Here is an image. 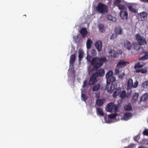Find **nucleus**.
I'll return each mask as SVG.
<instances>
[{
    "mask_svg": "<svg viewBox=\"0 0 148 148\" xmlns=\"http://www.w3.org/2000/svg\"><path fill=\"white\" fill-rule=\"evenodd\" d=\"M91 56L88 55L86 59L88 61L91 62V64L94 66L95 69H98L103 66L104 63L107 62L106 57L104 56L93 58L91 60Z\"/></svg>",
    "mask_w": 148,
    "mask_h": 148,
    "instance_id": "nucleus-1",
    "label": "nucleus"
},
{
    "mask_svg": "<svg viewBox=\"0 0 148 148\" xmlns=\"http://www.w3.org/2000/svg\"><path fill=\"white\" fill-rule=\"evenodd\" d=\"M106 77L107 78V84L106 86V88L108 92L110 93H112L113 92L114 90L116 89L115 88V86L113 84H111L110 82L112 83L114 81L115 79L114 78H112V75H106Z\"/></svg>",
    "mask_w": 148,
    "mask_h": 148,
    "instance_id": "nucleus-2",
    "label": "nucleus"
},
{
    "mask_svg": "<svg viewBox=\"0 0 148 148\" xmlns=\"http://www.w3.org/2000/svg\"><path fill=\"white\" fill-rule=\"evenodd\" d=\"M96 10L99 13L103 14L108 12V9L106 5L101 3H99L96 8Z\"/></svg>",
    "mask_w": 148,
    "mask_h": 148,
    "instance_id": "nucleus-3",
    "label": "nucleus"
},
{
    "mask_svg": "<svg viewBox=\"0 0 148 148\" xmlns=\"http://www.w3.org/2000/svg\"><path fill=\"white\" fill-rule=\"evenodd\" d=\"M135 38L137 43L140 45H141L147 44L146 41L144 37L141 36L139 34H136L135 35Z\"/></svg>",
    "mask_w": 148,
    "mask_h": 148,
    "instance_id": "nucleus-4",
    "label": "nucleus"
},
{
    "mask_svg": "<svg viewBox=\"0 0 148 148\" xmlns=\"http://www.w3.org/2000/svg\"><path fill=\"white\" fill-rule=\"evenodd\" d=\"M92 75L90 77L89 83L91 85H92L97 82V78L98 76L101 77L104 75Z\"/></svg>",
    "mask_w": 148,
    "mask_h": 148,
    "instance_id": "nucleus-5",
    "label": "nucleus"
},
{
    "mask_svg": "<svg viewBox=\"0 0 148 148\" xmlns=\"http://www.w3.org/2000/svg\"><path fill=\"white\" fill-rule=\"evenodd\" d=\"M95 45L96 49L99 51L100 52L102 50V43L101 41L98 40L96 41Z\"/></svg>",
    "mask_w": 148,
    "mask_h": 148,
    "instance_id": "nucleus-6",
    "label": "nucleus"
},
{
    "mask_svg": "<svg viewBox=\"0 0 148 148\" xmlns=\"http://www.w3.org/2000/svg\"><path fill=\"white\" fill-rule=\"evenodd\" d=\"M120 16L122 19L127 20L128 18V13L127 11H121L119 14Z\"/></svg>",
    "mask_w": 148,
    "mask_h": 148,
    "instance_id": "nucleus-7",
    "label": "nucleus"
},
{
    "mask_svg": "<svg viewBox=\"0 0 148 148\" xmlns=\"http://www.w3.org/2000/svg\"><path fill=\"white\" fill-rule=\"evenodd\" d=\"M132 44L128 40H127L124 43V46L127 50H130L132 47Z\"/></svg>",
    "mask_w": 148,
    "mask_h": 148,
    "instance_id": "nucleus-8",
    "label": "nucleus"
},
{
    "mask_svg": "<svg viewBox=\"0 0 148 148\" xmlns=\"http://www.w3.org/2000/svg\"><path fill=\"white\" fill-rule=\"evenodd\" d=\"M106 110L110 112H112L113 110V103H110L108 104L106 108Z\"/></svg>",
    "mask_w": 148,
    "mask_h": 148,
    "instance_id": "nucleus-9",
    "label": "nucleus"
},
{
    "mask_svg": "<svg viewBox=\"0 0 148 148\" xmlns=\"http://www.w3.org/2000/svg\"><path fill=\"white\" fill-rule=\"evenodd\" d=\"M148 99V94L146 93L143 94L141 97L140 102H146Z\"/></svg>",
    "mask_w": 148,
    "mask_h": 148,
    "instance_id": "nucleus-10",
    "label": "nucleus"
},
{
    "mask_svg": "<svg viewBox=\"0 0 148 148\" xmlns=\"http://www.w3.org/2000/svg\"><path fill=\"white\" fill-rule=\"evenodd\" d=\"M132 116V114L130 112L126 113L124 114L123 119L125 121L128 120L131 118Z\"/></svg>",
    "mask_w": 148,
    "mask_h": 148,
    "instance_id": "nucleus-11",
    "label": "nucleus"
},
{
    "mask_svg": "<svg viewBox=\"0 0 148 148\" xmlns=\"http://www.w3.org/2000/svg\"><path fill=\"white\" fill-rule=\"evenodd\" d=\"M129 63L128 62H124V60L120 61L117 64L118 67L122 68L123 66H125L127 65V64H128Z\"/></svg>",
    "mask_w": 148,
    "mask_h": 148,
    "instance_id": "nucleus-12",
    "label": "nucleus"
},
{
    "mask_svg": "<svg viewBox=\"0 0 148 148\" xmlns=\"http://www.w3.org/2000/svg\"><path fill=\"white\" fill-rule=\"evenodd\" d=\"M106 17L107 20L114 22L116 21V18L111 14H108L106 15Z\"/></svg>",
    "mask_w": 148,
    "mask_h": 148,
    "instance_id": "nucleus-13",
    "label": "nucleus"
},
{
    "mask_svg": "<svg viewBox=\"0 0 148 148\" xmlns=\"http://www.w3.org/2000/svg\"><path fill=\"white\" fill-rule=\"evenodd\" d=\"M76 59V56L75 54H73L71 56L70 60V65H73V63L75 62Z\"/></svg>",
    "mask_w": 148,
    "mask_h": 148,
    "instance_id": "nucleus-14",
    "label": "nucleus"
},
{
    "mask_svg": "<svg viewBox=\"0 0 148 148\" xmlns=\"http://www.w3.org/2000/svg\"><path fill=\"white\" fill-rule=\"evenodd\" d=\"M121 91V88H118L115 89V90L114 91L113 96L114 97H116L120 93Z\"/></svg>",
    "mask_w": 148,
    "mask_h": 148,
    "instance_id": "nucleus-15",
    "label": "nucleus"
},
{
    "mask_svg": "<svg viewBox=\"0 0 148 148\" xmlns=\"http://www.w3.org/2000/svg\"><path fill=\"white\" fill-rule=\"evenodd\" d=\"M80 33L83 38H84L87 34V31L85 28H82L80 30Z\"/></svg>",
    "mask_w": 148,
    "mask_h": 148,
    "instance_id": "nucleus-16",
    "label": "nucleus"
},
{
    "mask_svg": "<svg viewBox=\"0 0 148 148\" xmlns=\"http://www.w3.org/2000/svg\"><path fill=\"white\" fill-rule=\"evenodd\" d=\"M140 16L141 20L142 21L146 20L147 18V14L145 12L141 13Z\"/></svg>",
    "mask_w": 148,
    "mask_h": 148,
    "instance_id": "nucleus-17",
    "label": "nucleus"
},
{
    "mask_svg": "<svg viewBox=\"0 0 148 148\" xmlns=\"http://www.w3.org/2000/svg\"><path fill=\"white\" fill-rule=\"evenodd\" d=\"M70 66L68 70V72L69 74H75V71L74 69L73 65H70Z\"/></svg>",
    "mask_w": 148,
    "mask_h": 148,
    "instance_id": "nucleus-18",
    "label": "nucleus"
},
{
    "mask_svg": "<svg viewBox=\"0 0 148 148\" xmlns=\"http://www.w3.org/2000/svg\"><path fill=\"white\" fill-rule=\"evenodd\" d=\"M96 110L97 114H98L100 116H104V114L103 112L102 108H96Z\"/></svg>",
    "mask_w": 148,
    "mask_h": 148,
    "instance_id": "nucleus-19",
    "label": "nucleus"
},
{
    "mask_svg": "<svg viewBox=\"0 0 148 148\" xmlns=\"http://www.w3.org/2000/svg\"><path fill=\"white\" fill-rule=\"evenodd\" d=\"M139 96V94L138 93H135L133 95L132 98V101H134L133 103L136 102L138 100V99Z\"/></svg>",
    "mask_w": 148,
    "mask_h": 148,
    "instance_id": "nucleus-20",
    "label": "nucleus"
},
{
    "mask_svg": "<svg viewBox=\"0 0 148 148\" xmlns=\"http://www.w3.org/2000/svg\"><path fill=\"white\" fill-rule=\"evenodd\" d=\"M93 43L92 41L90 39H88L86 42V47L88 49H89L91 47L92 44Z\"/></svg>",
    "mask_w": 148,
    "mask_h": 148,
    "instance_id": "nucleus-21",
    "label": "nucleus"
},
{
    "mask_svg": "<svg viewBox=\"0 0 148 148\" xmlns=\"http://www.w3.org/2000/svg\"><path fill=\"white\" fill-rule=\"evenodd\" d=\"M98 27L99 28V31L102 32L103 33L105 31V29L104 28V25L101 23L98 24Z\"/></svg>",
    "mask_w": 148,
    "mask_h": 148,
    "instance_id": "nucleus-22",
    "label": "nucleus"
},
{
    "mask_svg": "<svg viewBox=\"0 0 148 148\" xmlns=\"http://www.w3.org/2000/svg\"><path fill=\"white\" fill-rule=\"evenodd\" d=\"M84 52L82 50H79L78 58L79 61H81L83 57Z\"/></svg>",
    "mask_w": 148,
    "mask_h": 148,
    "instance_id": "nucleus-23",
    "label": "nucleus"
},
{
    "mask_svg": "<svg viewBox=\"0 0 148 148\" xmlns=\"http://www.w3.org/2000/svg\"><path fill=\"white\" fill-rule=\"evenodd\" d=\"M103 100V99H97L96 101V104L98 106L102 105L104 103Z\"/></svg>",
    "mask_w": 148,
    "mask_h": 148,
    "instance_id": "nucleus-24",
    "label": "nucleus"
},
{
    "mask_svg": "<svg viewBox=\"0 0 148 148\" xmlns=\"http://www.w3.org/2000/svg\"><path fill=\"white\" fill-rule=\"evenodd\" d=\"M115 32L116 35H121L122 34V29L120 27L116 28L115 29Z\"/></svg>",
    "mask_w": 148,
    "mask_h": 148,
    "instance_id": "nucleus-25",
    "label": "nucleus"
},
{
    "mask_svg": "<svg viewBox=\"0 0 148 148\" xmlns=\"http://www.w3.org/2000/svg\"><path fill=\"white\" fill-rule=\"evenodd\" d=\"M147 70V69L144 68L136 70V73H146Z\"/></svg>",
    "mask_w": 148,
    "mask_h": 148,
    "instance_id": "nucleus-26",
    "label": "nucleus"
},
{
    "mask_svg": "<svg viewBox=\"0 0 148 148\" xmlns=\"http://www.w3.org/2000/svg\"><path fill=\"white\" fill-rule=\"evenodd\" d=\"M124 108L125 111H130L132 109L131 106L130 104L125 105L124 106Z\"/></svg>",
    "mask_w": 148,
    "mask_h": 148,
    "instance_id": "nucleus-27",
    "label": "nucleus"
},
{
    "mask_svg": "<svg viewBox=\"0 0 148 148\" xmlns=\"http://www.w3.org/2000/svg\"><path fill=\"white\" fill-rule=\"evenodd\" d=\"M120 96L122 99H124L126 97V92L125 90H123L121 92Z\"/></svg>",
    "mask_w": 148,
    "mask_h": 148,
    "instance_id": "nucleus-28",
    "label": "nucleus"
},
{
    "mask_svg": "<svg viewBox=\"0 0 148 148\" xmlns=\"http://www.w3.org/2000/svg\"><path fill=\"white\" fill-rule=\"evenodd\" d=\"M100 87V85L98 84L93 86L92 88V90L94 91H97L99 88Z\"/></svg>",
    "mask_w": 148,
    "mask_h": 148,
    "instance_id": "nucleus-29",
    "label": "nucleus"
},
{
    "mask_svg": "<svg viewBox=\"0 0 148 148\" xmlns=\"http://www.w3.org/2000/svg\"><path fill=\"white\" fill-rule=\"evenodd\" d=\"M92 74H105V71L103 69H100L98 70L96 73Z\"/></svg>",
    "mask_w": 148,
    "mask_h": 148,
    "instance_id": "nucleus-30",
    "label": "nucleus"
},
{
    "mask_svg": "<svg viewBox=\"0 0 148 148\" xmlns=\"http://www.w3.org/2000/svg\"><path fill=\"white\" fill-rule=\"evenodd\" d=\"M128 86L130 88H132L133 85V80L132 79H130L128 82Z\"/></svg>",
    "mask_w": 148,
    "mask_h": 148,
    "instance_id": "nucleus-31",
    "label": "nucleus"
},
{
    "mask_svg": "<svg viewBox=\"0 0 148 148\" xmlns=\"http://www.w3.org/2000/svg\"><path fill=\"white\" fill-rule=\"evenodd\" d=\"M141 47L140 45L139 44H134V49L137 51H138L140 49Z\"/></svg>",
    "mask_w": 148,
    "mask_h": 148,
    "instance_id": "nucleus-32",
    "label": "nucleus"
},
{
    "mask_svg": "<svg viewBox=\"0 0 148 148\" xmlns=\"http://www.w3.org/2000/svg\"><path fill=\"white\" fill-rule=\"evenodd\" d=\"M148 59V54H146L139 58V60H144Z\"/></svg>",
    "mask_w": 148,
    "mask_h": 148,
    "instance_id": "nucleus-33",
    "label": "nucleus"
},
{
    "mask_svg": "<svg viewBox=\"0 0 148 148\" xmlns=\"http://www.w3.org/2000/svg\"><path fill=\"white\" fill-rule=\"evenodd\" d=\"M143 65L141 64L140 62L137 63L135 64L134 66V68L135 69H139L142 67Z\"/></svg>",
    "mask_w": 148,
    "mask_h": 148,
    "instance_id": "nucleus-34",
    "label": "nucleus"
},
{
    "mask_svg": "<svg viewBox=\"0 0 148 148\" xmlns=\"http://www.w3.org/2000/svg\"><path fill=\"white\" fill-rule=\"evenodd\" d=\"M117 115V114L116 113L111 114L108 115V117L109 118L111 119H114L116 117Z\"/></svg>",
    "mask_w": 148,
    "mask_h": 148,
    "instance_id": "nucleus-35",
    "label": "nucleus"
},
{
    "mask_svg": "<svg viewBox=\"0 0 148 148\" xmlns=\"http://www.w3.org/2000/svg\"><path fill=\"white\" fill-rule=\"evenodd\" d=\"M142 86L144 88H148V81H145L143 83Z\"/></svg>",
    "mask_w": 148,
    "mask_h": 148,
    "instance_id": "nucleus-36",
    "label": "nucleus"
},
{
    "mask_svg": "<svg viewBox=\"0 0 148 148\" xmlns=\"http://www.w3.org/2000/svg\"><path fill=\"white\" fill-rule=\"evenodd\" d=\"M128 8L130 11L134 13L136 12V10L135 9L133 8L132 6L131 5H129L128 7Z\"/></svg>",
    "mask_w": 148,
    "mask_h": 148,
    "instance_id": "nucleus-37",
    "label": "nucleus"
},
{
    "mask_svg": "<svg viewBox=\"0 0 148 148\" xmlns=\"http://www.w3.org/2000/svg\"><path fill=\"white\" fill-rule=\"evenodd\" d=\"M111 54V56L113 58H115L116 57V55L115 54L116 52L114 50H111L109 52Z\"/></svg>",
    "mask_w": 148,
    "mask_h": 148,
    "instance_id": "nucleus-38",
    "label": "nucleus"
},
{
    "mask_svg": "<svg viewBox=\"0 0 148 148\" xmlns=\"http://www.w3.org/2000/svg\"><path fill=\"white\" fill-rule=\"evenodd\" d=\"M119 107V106L118 105H115L113 103V110H115V112H116Z\"/></svg>",
    "mask_w": 148,
    "mask_h": 148,
    "instance_id": "nucleus-39",
    "label": "nucleus"
},
{
    "mask_svg": "<svg viewBox=\"0 0 148 148\" xmlns=\"http://www.w3.org/2000/svg\"><path fill=\"white\" fill-rule=\"evenodd\" d=\"M122 0H115L114 1V4L117 6L121 3Z\"/></svg>",
    "mask_w": 148,
    "mask_h": 148,
    "instance_id": "nucleus-40",
    "label": "nucleus"
},
{
    "mask_svg": "<svg viewBox=\"0 0 148 148\" xmlns=\"http://www.w3.org/2000/svg\"><path fill=\"white\" fill-rule=\"evenodd\" d=\"M91 53L92 56H95L97 54V51L95 49H92L91 51Z\"/></svg>",
    "mask_w": 148,
    "mask_h": 148,
    "instance_id": "nucleus-41",
    "label": "nucleus"
},
{
    "mask_svg": "<svg viewBox=\"0 0 148 148\" xmlns=\"http://www.w3.org/2000/svg\"><path fill=\"white\" fill-rule=\"evenodd\" d=\"M81 97L83 99L84 101L85 102L86 101V100H87V98L85 95L83 93H82Z\"/></svg>",
    "mask_w": 148,
    "mask_h": 148,
    "instance_id": "nucleus-42",
    "label": "nucleus"
},
{
    "mask_svg": "<svg viewBox=\"0 0 148 148\" xmlns=\"http://www.w3.org/2000/svg\"><path fill=\"white\" fill-rule=\"evenodd\" d=\"M117 36V35L116 33L113 34L111 36L110 39L111 40L114 39L116 38Z\"/></svg>",
    "mask_w": 148,
    "mask_h": 148,
    "instance_id": "nucleus-43",
    "label": "nucleus"
},
{
    "mask_svg": "<svg viewBox=\"0 0 148 148\" xmlns=\"http://www.w3.org/2000/svg\"><path fill=\"white\" fill-rule=\"evenodd\" d=\"M138 84V82L136 81L134 83V84L133 85L132 88H136Z\"/></svg>",
    "mask_w": 148,
    "mask_h": 148,
    "instance_id": "nucleus-44",
    "label": "nucleus"
},
{
    "mask_svg": "<svg viewBox=\"0 0 148 148\" xmlns=\"http://www.w3.org/2000/svg\"><path fill=\"white\" fill-rule=\"evenodd\" d=\"M144 135L148 136V129H145L143 132Z\"/></svg>",
    "mask_w": 148,
    "mask_h": 148,
    "instance_id": "nucleus-45",
    "label": "nucleus"
},
{
    "mask_svg": "<svg viewBox=\"0 0 148 148\" xmlns=\"http://www.w3.org/2000/svg\"><path fill=\"white\" fill-rule=\"evenodd\" d=\"M117 6L118 8L120 10L124 9L125 8V6L122 5H119Z\"/></svg>",
    "mask_w": 148,
    "mask_h": 148,
    "instance_id": "nucleus-46",
    "label": "nucleus"
},
{
    "mask_svg": "<svg viewBox=\"0 0 148 148\" xmlns=\"http://www.w3.org/2000/svg\"><path fill=\"white\" fill-rule=\"evenodd\" d=\"M140 136L139 135H137V136H135L134 138V140L135 141H137L140 138Z\"/></svg>",
    "mask_w": 148,
    "mask_h": 148,
    "instance_id": "nucleus-47",
    "label": "nucleus"
},
{
    "mask_svg": "<svg viewBox=\"0 0 148 148\" xmlns=\"http://www.w3.org/2000/svg\"><path fill=\"white\" fill-rule=\"evenodd\" d=\"M87 81L86 80H85L83 82V88H85L87 85Z\"/></svg>",
    "mask_w": 148,
    "mask_h": 148,
    "instance_id": "nucleus-48",
    "label": "nucleus"
},
{
    "mask_svg": "<svg viewBox=\"0 0 148 148\" xmlns=\"http://www.w3.org/2000/svg\"><path fill=\"white\" fill-rule=\"evenodd\" d=\"M119 72V70L118 69H115V74H118Z\"/></svg>",
    "mask_w": 148,
    "mask_h": 148,
    "instance_id": "nucleus-49",
    "label": "nucleus"
},
{
    "mask_svg": "<svg viewBox=\"0 0 148 148\" xmlns=\"http://www.w3.org/2000/svg\"><path fill=\"white\" fill-rule=\"evenodd\" d=\"M141 1L144 3H148V0H140Z\"/></svg>",
    "mask_w": 148,
    "mask_h": 148,
    "instance_id": "nucleus-50",
    "label": "nucleus"
},
{
    "mask_svg": "<svg viewBox=\"0 0 148 148\" xmlns=\"http://www.w3.org/2000/svg\"><path fill=\"white\" fill-rule=\"evenodd\" d=\"M106 74H113V72L112 71H110L109 72H107Z\"/></svg>",
    "mask_w": 148,
    "mask_h": 148,
    "instance_id": "nucleus-51",
    "label": "nucleus"
},
{
    "mask_svg": "<svg viewBox=\"0 0 148 148\" xmlns=\"http://www.w3.org/2000/svg\"><path fill=\"white\" fill-rule=\"evenodd\" d=\"M143 53L146 54H147V51H145V52H144Z\"/></svg>",
    "mask_w": 148,
    "mask_h": 148,
    "instance_id": "nucleus-52",
    "label": "nucleus"
},
{
    "mask_svg": "<svg viewBox=\"0 0 148 148\" xmlns=\"http://www.w3.org/2000/svg\"><path fill=\"white\" fill-rule=\"evenodd\" d=\"M129 147H129V146H128V147H124V148H129Z\"/></svg>",
    "mask_w": 148,
    "mask_h": 148,
    "instance_id": "nucleus-53",
    "label": "nucleus"
},
{
    "mask_svg": "<svg viewBox=\"0 0 148 148\" xmlns=\"http://www.w3.org/2000/svg\"><path fill=\"white\" fill-rule=\"evenodd\" d=\"M109 1H110L109 0V2H108V3H109Z\"/></svg>",
    "mask_w": 148,
    "mask_h": 148,
    "instance_id": "nucleus-54",
    "label": "nucleus"
},
{
    "mask_svg": "<svg viewBox=\"0 0 148 148\" xmlns=\"http://www.w3.org/2000/svg\"><path fill=\"white\" fill-rule=\"evenodd\" d=\"M147 41L148 42V38H147Z\"/></svg>",
    "mask_w": 148,
    "mask_h": 148,
    "instance_id": "nucleus-55",
    "label": "nucleus"
}]
</instances>
